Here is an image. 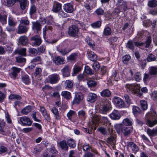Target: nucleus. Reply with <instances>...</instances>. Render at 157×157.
<instances>
[{
    "label": "nucleus",
    "instance_id": "a878e982",
    "mask_svg": "<svg viewBox=\"0 0 157 157\" xmlns=\"http://www.w3.org/2000/svg\"><path fill=\"white\" fill-rule=\"evenodd\" d=\"M127 146L131 148L133 151H137L139 150L138 146L132 142H128Z\"/></svg>",
    "mask_w": 157,
    "mask_h": 157
},
{
    "label": "nucleus",
    "instance_id": "bb28decb",
    "mask_svg": "<svg viewBox=\"0 0 157 157\" xmlns=\"http://www.w3.org/2000/svg\"><path fill=\"white\" fill-rule=\"evenodd\" d=\"M18 1L20 2V6L21 9L22 10L25 9L28 5L27 0H18Z\"/></svg>",
    "mask_w": 157,
    "mask_h": 157
},
{
    "label": "nucleus",
    "instance_id": "37998d69",
    "mask_svg": "<svg viewBox=\"0 0 157 157\" xmlns=\"http://www.w3.org/2000/svg\"><path fill=\"white\" fill-rule=\"evenodd\" d=\"M7 15L6 14L2 15L0 13V21L2 24L6 23Z\"/></svg>",
    "mask_w": 157,
    "mask_h": 157
},
{
    "label": "nucleus",
    "instance_id": "13d9d810",
    "mask_svg": "<svg viewBox=\"0 0 157 157\" xmlns=\"http://www.w3.org/2000/svg\"><path fill=\"white\" fill-rule=\"evenodd\" d=\"M95 13L98 15H103L104 10L101 8H98L95 10Z\"/></svg>",
    "mask_w": 157,
    "mask_h": 157
},
{
    "label": "nucleus",
    "instance_id": "8fccbe9b",
    "mask_svg": "<svg viewBox=\"0 0 157 157\" xmlns=\"http://www.w3.org/2000/svg\"><path fill=\"white\" fill-rule=\"evenodd\" d=\"M111 78L115 81H118L119 79V76L117 75V72L116 71H114L112 73L111 76Z\"/></svg>",
    "mask_w": 157,
    "mask_h": 157
},
{
    "label": "nucleus",
    "instance_id": "dca6fc26",
    "mask_svg": "<svg viewBox=\"0 0 157 157\" xmlns=\"http://www.w3.org/2000/svg\"><path fill=\"white\" fill-rule=\"evenodd\" d=\"M97 98L98 96L96 94L90 93L87 95V100L90 102L94 103L96 101Z\"/></svg>",
    "mask_w": 157,
    "mask_h": 157
},
{
    "label": "nucleus",
    "instance_id": "72a5a7b5",
    "mask_svg": "<svg viewBox=\"0 0 157 157\" xmlns=\"http://www.w3.org/2000/svg\"><path fill=\"white\" fill-rule=\"evenodd\" d=\"M101 95L104 97H109L111 95V92L108 89H105L100 93Z\"/></svg>",
    "mask_w": 157,
    "mask_h": 157
},
{
    "label": "nucleus",
    "instance_id": "774afa93",
    "mask_svg": "<svg viewBox=\"0 0 157 157\" xmlns=\"http://www.w3.org/2000/svg\"><path fill=\"white\" fill-rule=\"evenodd\" d=\"M131 59V56L129 55H126L123 57V62L126 64Z\"/></svg>",
    "mask_w": 157,
    "mask_h": 157
},
{
    "label": "nucleus",
    "instance_id": "ddd939ff",
    "mask_svg": "<svg viewBox=\"0 0 157 157\" xmlns=\"http://www.w3.org/2000/svg\"><path fill=\"white\" fill-rule=\"evenodd\" d=\"M33 25L32 28L33 29L37 31V33H41V25L38 21L32 22Z\"/></svg>",
    "mask_w": 157,
    "mask_h": 157
},
{
    "label": "nucleus",
    "instance_id": "6ab92c4d",
    "mask_svg": "<svg viewBox=\"0 0 157 157\" xmlns=\"http://www.w3.org/2000/svg\"><path fill=\"white\" fill-rule=\"evenodd\" d=\"M110 117L112 119L116 120L119 119L121 116L118 111L114 110L110 114Z\"/></svg>",
    "mask_w": 157,
    "mask_h": 157
},
{
    "label": "nucleus",
    "instance_id": "0e129e2a",
    "mask_svg": "<svg viewBox=\"0 0 157 157\" xmlns=\"http://www.w3.org/2000/svg\"><path fill=\"white\" fill-rule=\"evenodd\" d=\"M41 69L39 67H36L35 69L34 75L35 76H40L41 74Z\"/></svg>",
    "mask_w": 157,
    "mask_h": 157
},
{
    "label": "nucleus",
    "instance_id": "1a4fd4ad",
    "mask_svg": "<svg viewBox=\"0 0 157 157\" xmlns=\"http://www.w3.org/2000/svg\"><path fill=\"white\" fill-rule=\"evenodd\" d=\"M102 102H104V105H104L102 106L100 108V111L103 113H105L109 109V105H110V103L108 100L104 98L102 100Z\"/></svg>",
    "mask_w": 157,
    "mask_h": 157
},
{
    "label": "nucleus",
    "instance_id": "09e8293b",
    "mask_svg": "<svg viewBox=\"0 0 157 157\" xmlns=\"http://www.w3.org/2000/svg\"><path fill=\"white\" fill-rule=\"evenodd\" d=\"M156 59V57L152 54H149L147 58V61L151 62L154 61Z\"/></svg>",
    "mask_w": 157,
    "mask_h": 157
},
{
    "label": "nucleus",
    "instance_id": "864d4df0",
    "mask_svg": "<svg viewBox=\"0 0 157 157\" xmlns=\"http://www.w3.org/2000/svg\"><path fill=\"white\" fill-rule=\"evenodd\" d=\"M77 54L73 53L71 54L68 57L67 59L71 61H74L77 58Z\"/></svg>",
    "mask_w": 157,
    "mask_h": 157
},
{
    "label": "nucleus",
    "instance_id": "a18cd8bd",
    "mask_svg": "<svg viewBox=\"0 0 157 157\" xmlns=\"http://www.w3.org/2000/svg\"><path fill=\"white\" fill-rule=\"evenodd\" d=\"M97 84L96 82L91 79L88 80L87 82V84L89 87H94L96 86Z\"/></svg>",
    "mask_w": 157,
    "mask_h": 157
},
{
    "label": "nucleus",
    "instance_id": "b1692460",
    "mask_svg": "<svg viewBox=\"0 0 157 157\" xmlns=\"http://www.w3.org/2000/svg\"><path fill=\"white\" fill-rule=\"evenodd\" d=\"M51 111L54 114V116L56 120H59L60 119V117L58 109L55 107L50 109Z\"/></svg>",
    "mask_w": 157,
    "mask_h": 157
},
{
    "label": "nucleus",
    "instance_id": "e2e57ef3",
    "mask_svg": "<svg viewBox=\"0 0 157 157\" xmlns=\"http://www.w3.org/2000/svg\"><path fill=\"white\" fill-rule=\"evenodd\" d=\"M101 22L100 21H98L93 24H92L91 26L94 28H99L101 25Z\"/></svg>",
    "mask_w": 157,
    "mask_h": 157
},
{
    "label": "nucleus",
    "instance_id": "de8ad7c7",
    "mask_svg": "<svg viewBox=\"0 0 157 157\" xmlns=\"http://www.w3.org/2000/svg\"><path fill=\"white\" fill-rule=\"evenodd\" d=\"M20 24L22 25H24L26 26L29 25V21L27 20L22 18L19 21Z\"/></svg>",
    "mask_w": 157,
    "mask_h": 157
},
{
    "label": "nucleus",
    "instance_id": "2eb2a0df",
    "mask_svg": "<svg viewBox=\"0 0 157 157\" xmlns=\"http://www.w3.org/2000/svg\"><path fill=\"white\" fill-rule=\"evenodd\" d=\"M61 9L62 4L58 2H55L52 11L54 13H57L60 11Z\"/></svg>",
    "mask_w": 157,
    "mask_h": 157
},
{
    "label": "nucleus",
    "instance_id": "9b49d317",
    "mask_svg": "<svg viewBox=\"0 0 157 157\" xmlns=\"http://www.w3.org/2000/svg\"><path fill=\"white\" fill-rule=\"evenodd\" d=\"M83 98V95L81 93H75V96L72 102L73 104H79Z\"/></svg>",
    "mask_w": 157,
    "mask_h": 157
},
{
    "label": "nucleus",
    "instance_id": "a19ab883",
    "mask_svg": "<svg viewBox=\"0 0 157 157\" xmlns=\"http://www.w3.org/2000/svg\"><path fill=\"white\" fill-rule=\"evenodd\" d=\"M126 46L127 48L132 50H133L134 49V47L133 42L132 40L128 41L126 45Z\"/></svg>",
    "mask_w": 157,
    "mask_h": 157
},
{
    "label": "nucleus",
    "instance_id": "58836bf2",
    "mask_svg": "<svg viewBox=\"0 0 157 157\" xmlns=\"http://www.w3.org/2000/svg\"><path fill=\"white\" fill-rule=\"evenodd\" d=\"M140 102L142 109L144 110H146L147 108V101L144 100H142L140 101Z\"/></svg>",
    "mask_w": 157,
    "mask_h": 157
},
{
    "label": "nucleus",
    "instance_id": "4468645a",
    "mask_svg": "<svg viewBox=\"0 0 157 157\" xmlns=\"http://www.w3.org/2000/svg\"><path fill=\"white\" fill-rule=\"evenodd\" d=\"M40 110L43 116L45 119L47 121H49L51 120L49 114L47 113L46 110L43 106H40Z\"/></svg>",
    "mask_w": 157,
    "mask_h": 157
},
{
    "label": "nucleus",
    "instance_id": "5701e85b",
    "mask_svg": "<svg viewBox=\"0 0 157 157\" xmlns=\"http://www.w3.org/2000/svg\"><path fill=\"white\" fill-rule=\"evenodd\" d=\"M26 49L24 48H21L20 49L15 50L14 53L15 54H18L22 56H26Z\"/></svg>",
    "mask_w": 157,
    "mask_h": 157
},
{
    "label": "nucleus",
    "instance_id": "c9c22d12",
    "mask_svg": "<svg viewBox=\"0 0 157 157\" xmlns=\"http://www.w3.org/2000/svg\"><path fill=\"white\" fill-rule=\"evenodd\" d=\"M32 111L30 106H28L24 108L21 111V113L24 115H27Z\"/></svg>",
    "mask_w": 157,
    "mask_h": 157
},
{
    "label": "nucleus",
    "instance_id": "412c9836",
    "mask_svg": "<svg viewBox=\"0 0 157 157\" xmlns=\"http://www.w3.org/2000/svg\"><path fill=\"white\" fill-rule=\"evenodd\" d=\"M19 42L23 45H25L28 43V38L25 35L21 36L18 39Z\"/></svg>",
    "mask_w": 157,
    "mask_h": 157
},
{
    "label": "nucleus",
    "instance_id": "680f3d73",
    "mask_svg": "<svg viewBox=\"0 0 157 157\" xmlns=\"http://www.w3.org/2000/svg\"><path fill=\"white\" fill-rule=\"evenodd\" d=\"M151 76L149 74L145 73L143 78V81L145 83H146L151 78Z\"/></svg>",
    "mask_w": 157,
    "mask_h": 157
},
{
    "label": "nucleus",
    "instance_id": "c756f323",
    "mask_svg": "<svg viewBox=\"0 0 157 157\" xmlns=\"http://www.w3.org/2000/svg\"><path fill=\"white\" fill-rule=\"evenodd\" d=\"M61 95L62 96L67 100H69L71 98V93L70 92L66 91H62Z\"/></svg>",
    "mask_w": 157,
    "mask_h": 157
},
{
    "label": "nucleus",
    "instance_id": "cd10ccee",
    "mask_svg": "<svg viewBox=\"0 0 157 157\" xmlns=\"http://www.w3.org/2000/svg\"><path fill=\"white\" fill-rule=\"evenodd\" d=\"M88 56L90 59L93 61L96 60L97 57L96 54L91 51L88 52H87Z\"/></svg>",
    "mask_w": 157,
    "mask_h": 157
},
{
    "label": "nucleus",
    "instance_id": "a211bd4d",
    "mask_svg": "<svg viewBox=\"0 0 157 157\" xmlns=\"http://www.w3.org/2000/svg\"><path fill=\"white\" fill-rule=\"evenodd\" d=\"M63 9L66 12L71 13L73 10V6L70 3H67L63 6Z\"/></svg>",
    "mask_w": 157,
    "mask_h": 157
},
{
    "label": "nucleus",
    "instance_id": "f257e3e1",
    "mask_svg": "<svg viewBox=\"0 0 157 157\" xmlns=\"http://www.w3.org/2000/svg\"><path fill=\"white\" fill-rule=\"evenodd\" d=\"M146 116V124L148 126L152 127L157 124V117L154 111L147 113Z\"/></svg>",
    "mask_w": 157,
    "mask_h": 157
},
{
    "label": "nucleus",
    "instance_id": "bf43d9fd",
    "mask_svg": "<svg viewBox=\"0 0 157 157\" xmlns=\"http://www.w3.org/2000/svg\"><path fill=\"white\" fill-rule=\"evenodd\" d=\"M9 98L10 99L13 100L14 99L17 100H20L21 97L19 95L12 94L9 96Z\"/></svg>",
    "mask_w": 157,
    "mask_h": 157
},
{
    "label": "nucleus",
    "instance_id": "338daca9",
    "mask_svg": "<svg viewBox=\"0 0 157 157\" xmlns=\"http://www.w3.org/2000/svg\"><path fill=\"white\" fill-rule=\"evenodd\" d=\"M108 69L105 66L102 67L101 69L100 73L102 75H103L105 74L107 71Z\"/></svg>",
    "mask_w": 157,
    "mask_h": 157
},
{
    "label": "nucleus",
    "instance_id": "20e7f679",
    "mask_svg": "<svg viewBox=\"0 0 157 157\" xmlns=\"http://www.w3.org/2000/svg\"><path fill=\"white\" fill-rule=\"evenodd\" d=\"M113 101L116 106L119 108H128L124 101L119 97H114Z\"/></svg>",
    "mask_w": 157,
    "mask_h": 157
},
{
    "label": "nucleus",
    "instance_id": "6e6552de",
    "mask_svg": "<svg viewBox=\"0 0 157 157\" xmlns=\"http://www.w3.org/2000/svg\"><path fill=\"white\" fill-rule=\"evenodd\" d=\"M19 119L21 124L23 125L30 126L32 125V121L26 116L21 117Z\"/></svg>",
    "mask_w": 157,
    "mask_h": 157
},
{
    "label": "nucleus",
    "instance_id": "3c124183",
    "mask_svg": "<svg viewBox=\"0 0 157 157\" xmlns=\"http://www.w3.org/2000/svg\"><path fill=\"white\" fill-rule=\"evenodd\" d=\"M123 123L126 126H130L132 124V120L128 118L124 119L123 121Z\"/></svg>",
    "mask_w": 157,
    "mask_h": 157
},
{
    "label": "nucleus",
    "instance_id": "49530a36",
    "mask_svg": "<svg viewBox=\"0 0 157 157\" xmlns=\"http://www.w3.org/2000/svg\"><path fill=\"white\" fill-rule=\"evenodd\" d=\"M64 86L66 89L71 88L73 86V83L69 80H66L64 83Z\"/></svg>",
    "mask_w": 157,
    "mask_h": 157
},
{
    "label": "nucleus",
    "instance_id": "e433bc0d",
    "mask_svg": "<svg viewBox=\"0 0 157 157\" xmlns=\"http://www.w3.org/2000/svg\"><path fill=\"white\" fill-rule=\"evenodd\" d=\"M22 81L25 84H28L30 82V80L29 76L27 75H25L21 77Z\"/></svg>",
    "mask_w": 157,
    "mask_h": 157
},
{
    "label": "nucleus",
    "instance_id": "5fc2aeb1",
    "mask_svg": "<svg viewBox=\"0 0 157 157\" xmlns=\"http://www.w3.org/2000/svg\"><path fill=\"white\" fill-rule=\"evenodd\" d=\"M16 61L19 63H24L26 62V59L21 56H18L16 57Z\"/></svg>",
    "mask_w": 157,
    "mask_h": 157
},
{
    "label": "nucleus",
    "instance_id": "6e6d98bb",
    "mask_svg": "<svg viewBox=\"0 0 157 157\" xmlns=\"http://www.w3.org/2000/svg\"><path fill=\"white\" fill-rule=\"evenodd\" d=\"M148 5L151 7H155L157 6V2L155 0L150 1L148 2Z\"/></svg>",
    "mask_w": 157,
    "mask_h": 157
},
{
    "label": "nucleus",
    "instance_id": "4d7b16f0",
    "mask_svg": "<svg viewBox=\"0 0 157 157\" xmlns=\"http://www.w3.org/2000/svg\"><path fill=\"white\" fill-rule=\"evenodd\" d=\"M8 24L10 26L14 27L17 24V22L13 20L12 18L10 17L9 18Z\"/></svg>",
    "mask_w": 157,
    "mask_h": 157
},
{
    "label": "nucleus",
    "instance_id": "f3484780",
    "mask_svg": "<svg viewBox=\"0 0 157 157\" xmlns=\"http://www.w3.org/2000/svg\"><path fill=\"white\" fill-rule=\"evenodd\" d=\"M146 132L150 137H154L157 136V127L151 129L149 128H147Z\"/></svg>",
    "mask_w": 157,
    "mask_h": 157
},
{
    "label": "nucleus",
    "instance_id": "c85d7f7f",
    "mask_svg": "<svg viewBox=\"0 0 157 157\" xmlns=\"http://www.w3.org/2000/svg\"><path fill=\"white\" fill-rule=\"evenodd\" d=\"M149 74L152 76H154L157 74V66L151 67L149 69Z\"/></svg>",
    "mask_w": 157,
    "mask_h": 157
},
{
    "label": "nucleus",
    "instance_id": "473e14b6",
    "mask_svg": "<svg viewBox=\"0 0 157 157\" xmlns=\"http://www.w3.org/2000/svg\"><path fill=\"white\" fill-rule=\"evenodd\" d=\"M141 112V110L139 108L136 106H133L132 108V113L134 115L137 116Z\"/></svg>",
    "mask_w": 157,
    "mask_h": 157
},
{
    "label": "nucleus",
    "instance_id": "c03bdc74",
    "mask_svg": "<svg viewBox=\"0 0 157 157\" xmlns=\"http://www.w3.org/2000/svg\"><path fill=\"white\" fill-rule=\"evenodd\" d=\"M116 138L115 135L113 134L112 133H111L110 134V137L108 138L107 140V142L109 144H111L112 143H113L114 140H115Z\"/></svg>",
    "mask_w": 157,
    "mask_h": 157
},
{
    "label": "nucleus",
    "instance_id": "aec40b11",
    "mask_svg": "<svg viewBox=\"0 0 157 157\" xmlns=\"http://www.w3.org/2000/svg\"><path fill=\"white\" fill-rule=\"evenodd\" d=\"M58 144L62 149L67 151L68 149V147L66 141L65 140L60 141L58 143Z\"/></svg>",
    "mask_w": 157,
    "mask_h": 157
},
{
    "label": "nucleus",
    "instance_id": "7ed1b4c3",
    "mask_svg": "<svg viewBox=\"0 0 157 157\" xmlns=\"http://www.w3.org/2000/svg\"><path fill=\"white\" fill-rule=\"evenodd\" d=\"M59 80V75L56 74H54L48 76L46 79L45 82H46L54 84L57 83Z\"/></svg>",
    "mask_w": 157,
    "mask_h": 157
},
{
    "label": "nucleus",
    "instance_id": "4c0bfd02",
    "mask_svg": "<svg viewBox=\"0 0 157 157\" xmlns=\"http://www.w3.org/2000/svg\"><path fill=\"white\" fill-rule=\"evenodd\" d=\"M124 98L125 101L126 102L125 103L127 107H128L130 106V104H131V99L129 96L127 94H124Z\"/></svg>",
    "mask_w": 157,
    "mask_h": 157
},
{
    "label": "nucleus",
    "instance_id": "ea45409f",
    "mask_svg": "<svg viewBox=\"0 0 157 157\" xmlns=\"http://www.w3.org/2000/svg\"><path fill=\"white\" fill-rule=\"evenodd\" d=\"M67 143L68 145L71 147H74L76 146L75 140L71 138L68 139Z\"/></svg>",
    "mask_w": 157,
    "mask_h": 157
},
{
    "label": "nucleus",
    "instance_id": "f704fd0d",
    "mask_svg": "<svg viewBox=\"0 0 157 157\" xmlns=\"http://www.w3.org/2000/svg\"><path fill=\"white\" fill-rule=\"evenodd\" d=\"M36 7L33 3H32L29 10L30 14L31 15H33L36 12Z\"/></svg>",
    "mask_w": 157,
    "mask_h": 157
},
{
    "label": "nucleus",
    "instance_id": "2f4dec72",
    "mask_svg": "<svg viewBox=\"0 0 157 157\" xmlns=\"http://www.w3.org/2000/svg\"><path fill=\"white\" fill-rule=\"evenodd\" d=\"M54 61L57 65H59L63 64L64 60L63 58L57 56L54 58Z\"/></svg>",
    "mask_w": 157,
    "mask_h": 157
},
{
    "label": "nucleus",
    "instance_id": "f03ea898",
    "mask_svg": "<svg viewBox=\"0 0 157 157\" xmlns=\"http://www.w3.org/2000/svg\"><path fill=\"white\" fill-rule=\"evenodd\" d=\"M115 127L117 131L119 132L121 131L125 136L128 135L131 133V129L130 127L121 124L117 125Z\"/></svg>",
    "mask_w": 157,
    "mask_h": 157
},
{
    "label": "nucleus",
    "instance_id": "423d86ee",
    "mask_svg": "<svg viewBox=\"0 0 157 157\" xmlns=\"http://www.w3.org/2000/svg\"><path fill=\"white\" fill-rule=\"evenodd\" d=\"M127 87L132 90L133 93L137 94L139 96L141 97L143 95L142 93L141 92L140 85L139 84H136L133 85H128L127 86Z\"/></svg>",
    "mask_w": 157,
    "mask_h": 157
},
{
    "label": "nucleus",
    "instance_id": "393cba45",
    "mask_svg": "<svg viewBox=\"0 0 157 157\" xmlns=\"http://www.w3.org/2000/svg\"><path fill=\"white\" fill-rule=\"evenodd\" d=\"M12 71L10 73L13 78L15 79L16 77L17 74L20 72L21 69L16 67H13L12 68Z\"/></svg>",
    "mask_w": 157,
    "mask_h": 157
},
{
    "label": "nucleus",
    "instance_id": "052dcab7",
    "mask_svg": "<svg viewBox=\"0 0 157 157\" xmlns=\"http://www.w3.org/2000/svg\"><path fill=\"white\" fill-rule=\"evenodd\" d=\"M75 113V111L71 110H70L67 114V116L68 119L70 120H71L72 119V116L74 115Z\"/></svg>",
    "mask_w": 157,
    "mask_h": 157
},
{
    "label": "nucleus",
    "instance_id": "79ce46f5",
    "mask_svg": "<svg viewBox=\"0 0 157 157\" xmlns=\"http://www.w3.org/2000/svg\"><path fill=\"white\" fill-rule=\"evenodd\" d=\"M112 30L110 28L107 27L105 28L103 31V34L105 36H108L111 35Z\"/></svg>",
    "mask_w": 157,
    "mask_h": 157
},
{
    "label": "nucleus",
    "instance_id": "f8f14e48",
    "mask_svg": "<svg viewBox=\"0 0 157 157\" xmlns=\"http://www.w3.org/2000/svg\"><path fill=\"white\" fill-rule=\"evenodd\" d=\"M71 68L69 66H65L61 70L63 76L64 77H69L70 75Z\"/></svg>",
    "mask_w": 157,
    "mask_h": 157
},
{
    "label": "nucleus",
    "instance_id": "7c9ffc66",
    "mask_svg": "<svg viewBox=\"0 0 157 157\" xmlns=\"http://www.w3.org/2000/svg\"><path fill=\"white\" fill-rule=\"evenodd\" d=\"M78 117L82 119L85 120L86 117V112L83 110L79 111L78 113Z\"/></svg>",
    "mask_w": 157,
    "mask_h": 157
},
{
    "label": "nucleus",
    "instance_id": "603ef678",
    "mask_svg": "<svg viewBox=\"0 0 157 157\" xmlns=\"http://www.w3.org/2000/svg\"><path fill=\"white\" fill-rule=\"evenodd\" d=\"M57 50L63 56L66 55L70 52V51L67 50L65 48L58 49Z\"/></svg>",
    "mask_w": 157,
    "mask_h": 157
},
{
    "label": "nucleus",
    "instance_id": "69168bd1",
    "mask_svg": "<svg viewBox=\"0 0 157 157\" xmlns=\"http://www.w3.org/2000/svg\"><path fill=\"white\" fill-rule=\"evenodd\" d=\"M92 67H93L94 70L96 71H98L100 67V66L99 63L98 62H94L93 63L92 65Z\"/></svg>",
    "mask_w": 157,
    "mask_h": 157
},
{
    "label": "nucleus",
    "instance_id": "39448f33",
    "mask_svg": "<svg viewBox=\"0 0 157 157\" xmlns=\"http://www.w3.org/2000/svg\"><path fill=\"white\" fill-rule=\"evenodd\" d=\"M79 31V29L78 26L73 25L69 27L68 34L71 36L76 37L78 36Z\"/></svg>",
    "mask_w": 157,
    "mask_h": 157
},
{
    "label": "nucleus",
    "instance_id": "4be33fe9",
    "mask_svg": "<svg viewBox=\"0 0 157 157\" xmlns=\"http://www.w3.org/2000/svg\"><path fill=\"white\" fill-rule=\"evenodd\" d=\"M18 0H2V2L5 5L9 7L15 4Z\"/></svg>",
    "mask_w": 157,
    "mask_h": 157
},
{
    "label": "nucleus",
    "instance_id": "0eeeda50",
    "mask_svg": "<svg viewBox=\"0 0 157 157\" xmlns=\"http://www.w3.org/2000/svg\"><path fill=\"white\" fill-rule=\"evenodd\" d=\"M30 40L32 41L33 46H38L42 43V40L40 37L38 35H35L30 38Z\"/></svg>",
    "mask_w": 157,
    "mask_h": 157
},
{
    "label": "nucleus",
    "instance_id": "9d476101",
    "mask_svg": "<svg viewBox=\"0 0 157 157\" xmlns=\"http://www.w3.org/2000/svg\"><path fill=\"white\" fill-rule=\"evenodd\" d=\"M29 29V27L24 25L20 24L18 27L17 33L18 34L26 33Z\"/></svg>",
    "mask_w": 157,
    "mask_h": 157
}]
</instances>
